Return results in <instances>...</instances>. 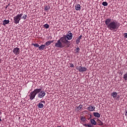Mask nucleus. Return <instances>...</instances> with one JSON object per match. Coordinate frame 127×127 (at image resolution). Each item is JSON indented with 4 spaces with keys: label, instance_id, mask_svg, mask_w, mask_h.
<instances>
[{
    "label": "nucleus",
    "instance_id": "12",
    "mask_svg": "<svg viewBox=\"0 0 127 127\" xmlns=\"http://www.w3.org/2000/svg\"><path fill=\"white\" fill-rule=\"evenodd\" d=\"M8 23H9V20L5 19L2 21V25L4 26H5V25H6V24H8Z\"/></svg>",
    "mask_w": 127,
    "mask_h": 127
},
{
    "label": "nucleus",
    "instance_id": "31",
    "mask_svg": "<svg viewBox=\"0 0 127 127\" xmlns=\"http://www.w3.org/2000/svg\"><path fill=\"white\" fill-rule=\"evenodd\" d=\"M50 42L51 43H53V42H54V40H52V41H50Z\"/></svg>",
    "mask_w": 127,
    "mask_h": 127
},
{
    "label": "nucleus",
    "instance_id": "34",
    "mask_svg": "<svg viewBox=\"0 0 127 127\" xmlns=\"http://www.w3.org/2000/svg\"><path fill=\"white\" fill-rule=\"evenodd\" d=\"M2 113L1 112L0 110V115H1Z\"/></svg>",
    "mask_w": 127,
    "mask_h": 127
},
{
    "label": "nucleus",
    "instance_id": "37",
    "mask_svg": "<svg viewBox=\"0 0 127 127\" xmlns=\"http://www.w3.org/2000/svg\"><path fill=\"white\" fill-rule=\"evenodd\" d=\"M7 7V6L6 7V8Z\"/></svg>",
    "mask_w": 127,
    "mask_h": 127
},
{
    "label": "nucleus",
    "instance_id": "23",
    "mask_svg": "<svg viewBox=\"0 0 127 127\" xmlns=\"http://www.w3.org/2000/svg\"><path fill=\"white\" fill-rule=\"evenodd\" d=\"M102 5H103L104 6H108V3L107 2V1H103L102 3Z\"/></svg>",
    "mask_w": 127,
    "mask_h": 127
},
{
    "label": "nucleus",
    "instance_id": "2",
    "mask_svg": "<svg viewBox=\"0 0 127 127\" xmlns=\"http://www.w3.org/2000/svg\"><path fill=\"white\" fill-rule=\"evenodd\" d=\"M56 48H64L69 47V45L65 41L64 39L61 37L55 44Z\"/></svg>",
    "mask_w": 127,
    "mask_h": 127
},
{
    "label": "nucleus",
    "instance_id": "21",
    "mask_svg": "<svg viewBox=\"0 0 127 127\" xmlns=\"http://www.w3.org/2000/svg\"><path fill=\"white\" fill-rule=\"evenodd\" d=\"M44 107V105L42 103H39L38 104V108L39 109H42Z\"/></svg>",
    "mask_w": 127,
    "mask_h": 127
},
{
    "label": "nucleus",
    "instance_id": "6",
    "mask_svg": "<svg viewBox=\"0 0 127 127\" xmlns=\"http://www.w3.org/2000/svg\"><path fill=\"white\" fill-rule=\"evenodd\" d=\"M38 93V91L36 90V89H34L33 91L31 92L29 95L30 100H31V101L34 100Z\"/></svg>",
    "mask_w": 127,
    "mask_h": 127
},
{
    "label": "nucleus",
    "instance_id": "10",
    "mask_svg": "<svg viewBox=\"0 0 127 127\" xmlns=\"http://www.w3.org/2000/svg\"><path fill=\"white\" fill-rule=\"evenodd\" d=\"M95 109H96L95 106L92 105H89V107H87V110L89 112H94Z\"/></svg>",
    "mask_w": 127,
    "mask_h": 127
},
{
    "label": "nucleus",
    "instance_id": "32",
    "mask_svg": "<svg viewBox=\"0 0 127 127\" xmlns=\"http://www.w3.org/2000/svg\"><path fill=\"white\" fill-rule=\"evenodd\" d=\"M41 103H45V101H41Z\"/></svg>",
    "mask_w": 127,
    "mask_h": 127
},
{
    "label": "nucleus",
    "instance_id": "9",
    "mask_svg": "<svg viewBox=\"0 0 127 127\" xmlns=\"http://www.w3.org/2000/svg\"><path fill=\"white\" fill-rule=\"evenodd\" d=\"M12 52L15 55H18V54H19V53L20 52V50L19 49V48L16 47L13 49Z\"/></svg>",
    "mask_w": 127,
    "mask_h": 127
},
{
    "label": "nucleus",
    "instance_id": "29",
    "mask_svg": "<svg viewBox=\"0 0 127 127\" xmlns=\"http://www.w3.org/2000/svg\"><path fill=\"white\" fill-rule=\"evenodd\" d=\"M69 65L71 68H73V67H74V64H69Z\"/></svg>",
    "mask_w": 127,
    "mask_h": 127
},
{
    "label": "nucleus",
    "instance_id": "20",
    "mask_svg": "<svg viewBox=\"0 0 127 127\" xmlns=\"http://www.w3.org/2000/svg\"><path fill=\"white\" fill-rule=\"evenodd\" d=\"M80 121H81V123H84V122H86V118H85L83 116H81L80 117Z\"/></svg>",
    "mask_w": 127,
    "mask_h": 127
},
{
    "label": "nucleus",
    "instance_id": "15",
    "mask_svg": "<svg viewBox=\"0 0 127 127\" xmlns=\"http://www.w3.org/2000/svg\"><path fill=\"white\" fill-rule=\"evenodd\" d=\"M75 8L76 10H81V5L79 4H76L75 6Z\"/></svg>",
    "mask_w": 127,
    "mask_h": 127
},
{
    "label": "nucleus",
    "instance_id": "8",
    "mask_svg": "<svg viewBox=\"0 0 127 127\" xmlns=\"http://www.w3.org/2000/svg\"><path fill=\"white\" fill-rule=\"evenodd\" d=\"M76 69L79 72H85L87 70V68L85 67H82V66H77L76 67Z\"/></svg>",
    "mask_w": 127,
    "mask_h": 127
},
{
    "label": "nucleus",
    "instance_id": "16",
    "mask_svg": "<svg viewBox=\"0 0 127 127\" xmlns=\"http://www.w3.org/2000/svg\"><path fill=\"white\" fill-rule=\"evenodd\" d=\"M97 122L99 126H103V125H104L103 122L100 120L99 119H97Z\"/></svg>",
    "mask_w": 127,
    "mask_h": 127
},
{
    "label": "nucleus",
    "instance_id": "3",
    "mask_svg": "<svg viewBox=\"0 0 127 127\" xmlns=\"http://www.w3.org/2000/svg\"><path fill=\"white\" fill-rule=\"evenodd\" d=\"M65 41L69 45L70 44V41L68 40H71L72 38H73V33L71 32V31H68L67 34L66 35H64L62 37Z\"/></svg>",
    "mask_w": 127,
    "mask_h": 127
},
{
    "label": "nucleus",
    "instance_id": "27",
    "mask_svg": "<svg viewBox=\"0 0 127 127\" xmlns=\"http://www.w3.org/2000/svg\"><path fill=\"white\" fill-rule=\"evenodd\" d=\"M32 45H33L35 47H39V45L38 44H32Z\"/></svg>",
    "mask_w": 127,
    "mask_h": 127
},
{
    "label": "nucleus",
    "instance_id": "11",
    "mask_svg": "<svg viewBox=\"0 0 127 127\" xmlns=\"http://www.w3.org/2000/svg\"><path fill=\"white\" fill-rule=\"evenodd\" d=\"M82 36L80 35L75 40L76 44H79L81 42V39H82Z\"/></svg>",
    "mask_w": 127,
    "mask_h": 127
},
{
    "label": "nucleus",
    "instance_id": "26",
    "mask_svg": "<svg viewBox=\"0 0 127 127\" xmlns=\"http://www.w3.org/2000/svg\"><path fill=\"white\" fill-rule=\"evenodd\" d=\"M44 27L46 29H48V28H49V25H48V24H45V25H44Z\"/></svg>",
    "mask_w": 127,
    "mask_h": 127
},
{
    "label": "nucleus",
    "instance_id": "33",
    "mask_svg": "<svg viewBox=\"0 0 127 127\" xmlns=\"http://www.w3.org/2000/svg\"><path fill=\"white\" fill-rule=\"evenodd\" d=\"M0 122H1V117L0 116Z\"/></svg>",
    "mask_w": 127,
    "mask_h": 127
},
{
    "label": "nucleus",
    "instance_id": "17",
    "mask_svg": "<svg viewBox=\"0 0 127 127\" xmlns=\"http://www.w3.org/2000/svg\"><path fill=\"white\" fill-rule=\"evenodd\" d=\"M50 8V6L49 5H45L44 7V10L45 11H46L47 10H49V9Z\"/></svg>",
    "mask_w": 127,
    "mask_h": 127
},
{
    "label": "nucleus",
    "instance_id": "24",
    "mask_svg": "<svg viewBox=\"0 0 127 127\" xmlns=\"http://www.w3.org/2000/svg\"><path fill=\"white\" fill-rule=\"evenodd\" d=\"M50 44H51V43H50V41H48L47 42H46L45 45H46V46H49Z\"/></svg>",
    "mask_w": 127,
    "mask_h": 127
},
{
    "label": "nucleus",
    "instance_id": "22",
    "mask_svg": "<svg viewBox=\"0 0 127 127\" xmlns=\"http://www.w3.org/2000/svg\"><path fill=\"white\" fill-rule=\"evenodd\" d=\"M26 17H27V15L24 14L23 16L21 17V19H24V20H25V19H26Z\"/></svg>",
    "mask_w": 127,
    "mask_h": 127
},
{
    "label": "nucleus",
    "instance_id": "4",
    "mask_svg": "<svg viewBox=\"0 0 127 127\" xmlns=\"http://www.w3.org/2000/svg\"><path fill=\"white\" fill-rule=\"evenodd\" d=\"M22 15H23V12L18 14L16 16L13 17V22L15 24H18V23H19V21H20Z\"/></svg>",
    "mask_w": 127,
    "mask_h": 127
},
{
    "label": "nucleus",
    "instance_id": "7",
    "mask_svg": "<svg viewBox=\"0 0 127 127\" xmlns=\"http://www.w3.org/2000/svg\"><path fill=\"white\" fill-rule=\"evenodd\" d=\"M90 122L91 124H83L84 127H93V126H97V122L94 119H90Z\"/></svg>",
    "mask_w": 127,
    "mask_h": 127
},
{
    "label": "nucleus",
    "instance_id": "36",
    "mask_svg": "<svg viewBox=\"0 0 127 127\" xmlns=\"http://www.w3.org/2000/svg\"><path fill=\"white\" fill-rule=\"evenodd\" d=\"M117 99H120L119 97H117Z\"/></svg>",
    "mask_w": 127,
    "mask_h": 127
},
{
    "label": "nucleus",
    "instance_id": "1",
    "mask_svg": "<svg viewBox=\"0 0 127 127\" xmlns=\"http://www.w3.org/2000/svg\"><path fill=\"white\" fill-rule=\"evenodd\" d=\"M105 24L107 28L111 31H116L119 29V27L121 26V24L119 22L115 20L112 21V19L107 18L105 20Z\"/></svg>",
    "mask_w": 127,
    "mask_h": 127
},
{
    "label": "nucleus",
    "instance_id": "28",
    "mask_svg": "<svg viewBox=\"0 0 127 127\" xmlns=\"http://www.w3.org/2000/svg\"><path fill=\"white\" fill-rule=\"evenodd\" d=\"M76 53H79V51H80V48L77 47L75 49Z\"/></svg>",
    "mask_w": 127,
    "mask_h": 127
},
{
    "label": "nucleus",
    "instance_id": "13",
    "mask_svg": "<svg viewBox=\"0 0 127 127\" xmlns=\"http://www.w3.org/2000/svg\"><path fill=\"white\" fill-rule=\"evenodd\" d=\"M45 47H46V45H42L40 47H39L38 49L42 51V50H44L45 49Z\"/></svg>",
    "mask_w": 127,
    "mask_h": 127
},
{
    "label": "nucleus",
    "instance_id": "14",
    "mask_svg": "<svg viewBox=\"0 0 127 127\" xmlns=\"http://www.w3.org/2000/svg\"><path fill=\"white\" fill-rule=\"evenodd\" d=\"M93 115L95 117V118H100L101 117V115L98 112H94Z\"/></svg>",
    "mask_w": 127,
    "mask_h": 127
},
{
    "label": "nucleus",
    "instance_id": "25",
    "mask_svg": "<svg viewBox=\"0 0 127 127\" xmlns=\"http://www.w3.org/2000/svg\"><path fill=\"white\" fill-rule=\"evenodd\" d=\"M123 78L125 80V81H127V73L124 74Z\"/></svg>",
    "mask_w": 127,
    "mask_h": 127
},
{
    "label": "nucleus",
    "instance_id": "5",
    "mask_svg": "<svg viewBox=\"0 0 127 127\" xmlns=\"http://www.w3.org/2000/svg\"><path fill=\"white\" fill-rule=\"evenodd\" d=\"M36 91H38L37 97L39 99H42V98L45 97V95H46V92L45 91H42V89L40 88H37Z\"/></svg>",
    "mask_w": 127,
    "mask_h": 127
},
{
    "label": "nucleus",
    "instance_id": "35",
    "mask_svg": "<svg viewBox=\"0 0 127 127\" xmlns=\"http://www.w3.org/2000/svg\"><path fill=\"white\" fill-rule=\"evenodd\" d=\"M1 60H0V63H1Z\"/></svg>",
    "mask_w": 127,
    "mask_h": 127
},
{
    "label": "nucleus",
    "instance_id": "18",
    "mask_svg": "<svg viewBox=\"0 0 127 127\" xmlns=\"http://www.w3.org/2000/svg\"><path fill=\"white\" fill-rule=\"evenodd\" d=\"M112 96L114 99H116V98H117V96H118V93L113 92L112 93Z\"/></svg>",
    "mask_w": 127,
    "mask_h": 127
},
{
    "label": "nucleus",
    "instance_id": "19",
    "mask_svg": "<svg viewBox=\"0 0 127 127\" xmlns=\"http://www.w3.org/2000/svg\"><path fill=\"white\" fill-rule=\"evenodd\" d=\"M82 108H83V105L80 104L77 108V111H81L82 110Z\"/></svg>",
    "mask_w": 127,
    "mask_h": 127
},
{
    "label": "nucleus",
    "instance_id": "30",
    "mask_svg": "<svg viewBox=\"0 0 127 127\" xmlns=\"http://www.w3.org/2000/svg\"><path fill=\"white\" fill-rule=\"evenodd\" d=\"M124 37L127 38V33H124Z\"/></svg>",
    "mask_w": 127,
    "mask_h": 127
}]
</instances>
